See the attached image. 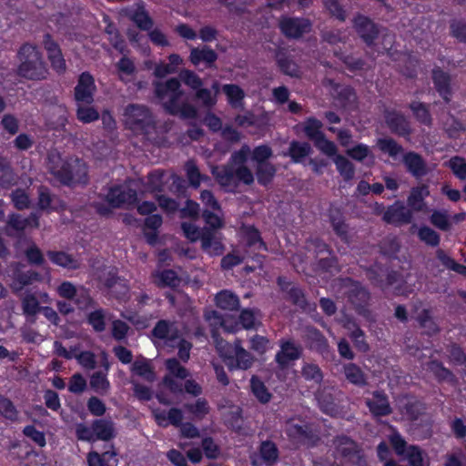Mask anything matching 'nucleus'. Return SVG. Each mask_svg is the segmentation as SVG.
<instances>
[{
  "mask_svg": "<svg viewBox=\"0 0 466 466\" xmlns=\"http://www.w3.org/2000/svg\"><path fill=\"white\" fill-rule=\"evenodd\" d=\"M154 93L163 108L172 116L182 119H194L198 116L197 108L184 100L185 92L180 81L172 77L166 81L154 83Z\"/></svg>",
  "mask_w": 466,
  "mask_h": 466,
  "instance_id": "nucleus-1",
  "label": "nucleus"
},
{
  "mask_svg": "<svg viewBox=\"0 0 466 466\" xmlns=\"http://www.w3.org/2000/svg\"><path fill=\"white\" fill-rule=\"evenodd\" d=\"M17 56L20 61L17 74L20 76L29 80H41L46 77L47 68L36 46L28 43L24 44Z\"/></svg>",
  "mask_w": 466,
  "mask_h": 466,
  "instance_id": "nucleus-2",
  "label": "nucleus"
},
{
  "mask_svg": "<svg viewBox=\"0 0 466 466\" xmlns=\"http://www.w3.org/2000/svg\"><path fill=\"white\" fill-rule=\"evenodd\" d=\"M338 283L339 292L348 298L356 311L360 315L368 317L370 315V310L367 309L370 300L369 291L360 282L350 278L339 279Z\"/></svg>",
  "mask_w": 466,
  "mask_h": 466,
  "instance_id": "nucleus-3",
  "label": "nucleus"
},
{
  "mask_svg": "<svg viewBox=\"0 0 466 466\" xmlns=\"http://www.w3.org/2000/svg\"><path fill=\"white\" fill-rule=\"evenodd\" d=\"M126 124L134 130L148 132L155 127V118L150 109L140 104H129L125 107Z\"/></svg>",
  "mask_w": 466,
  "mask_h": 466,
  "instance_id": "nucleus-4",
  "label": "nucleus"
},
{
  "mask_svg": "<svg viewBox=\"0 0 466 466\" xmlns=\"http://www.w3.org/2000/svg\"><path fill=\"white\" fill-rule=\"evenodd\" d=\"M323 124L315 117H309L303 123V131L307 137L314 143V146L328 157L334 156L338 148L336 145L326 138L321 131Z\"/></svg>",
  "mask_w": 466,
  "mask_h": 466,
  "instance_id": "nucleus-5",
  "label": "nucleus"
},
{
  "mask_svg": "<svg viewBox=\"0 0 466 466\" xmlns=\"http://www.w3.org/2000/svg\"><path fill=\"white\" fill-rule=\"evenodd\" d=\"M333 447L337 457L358 466L366 465L360 446L351 438L346 435L337 436L333 440Z\"/></svg>",
  "mask_w": 466,
  "mask_h": 466,
  "instance_id": "nucleus-6",
  "label": "nucleus"
},
{
  "mask_svg": "<svg viewBox=\"0 0 466 466\" xmlns=\"http://www.w3.org/2000/svg\"><path fill=\"white\" fill-rule=\"evenodd\" d=\"M285 433L296 445L312 447L317 444L319 438L312 428L306 423H298L295 420H288L285 424Z\"/></svg>",
  "mask_w": 466,
  "mask_h": 466,
  "instance_id": "nucleus-7",
  "label": "nucleus"
},
{
  "mask_svg": "<svg viewBox=\"0 0 466 466\" xmlns=\"http://www.w3.org/2000/svg\"><path fill=\"white\" fill-rule=\"evenodd\" d=\"M279 350L275 355V361L280 370H286L289 365L300 359L302 347L293 339L279 340Z\"/></svg>",
  "mask_w": 466,
  "mask_h": 466,
  "instance_id": "nucleus-8",
  "label": "nucleus"
},
{
  "mask_svg": "<svg viewBox=\"0 0 466 466\" xmlns=\"http://www.w3.org/2000/svg\"><path fill=\"white\" fill-rule=\"evenodd\" d=\"M312 24L308 18L282 16L279 19V28L289 38H299L309 33Z\"/></svg>",
  "mask_w": 466,
  "mask_h": 466,
  "instance_id": "nucleus-9",
  "label": "nucleus"
},
{
  "mask_svg": "<svg viewBox=\"0 0 466 466\" xmlns=\"http://www.w3.org/2000/svg\"><path fill=\"white\" fill-rule=\"evenodd\" d=\"M205 319L211 328V337L216 344L217 350L222 355L226 354L228 344L220 338L218 329H223L227 332H231L232 330L226 325L222 315L216 310L207 312L205 314Z\"/></svg>",
  "mask_w": 466,
  "mask_h": 466,
  "instance_id": "nucleus-10",
  "label": "nucleus"
},
{
  "mask_svg": "<svg viewBox=\"0 0 466 466\" xmlns=\"http://www.w3.org/2000/svg\"><path fill=\"white\" fill-rule=\"evenodd\" d=\"M106 198L111 208H116L135 203L137 194L127 185H118L109 188Z\"/></svg>",
  "mask_w": 466,
  "mask_h": 466,
  "instance_id": "nucleus-11",
  "label": "nucleus"
},
{
  "mask_svg": "<svg viewBox=\"0 0 466 466\" xmlns=\"http://www.w3.org/2000/svg\"><path fill=\"white\" fill-rule=\"evenodd\" d=\"M96 89L94 77L88 72H83L75 87V99L77 103L90 105L94 101Z\"/></svg>",
  "mask_w": 466,
  "mask_h": 466,
  "instance_id": "nucleus-12",
  "label": "nucleus"
},
{
  "mask_svg": "<svg viewBox=\"0 0 466 466\" xmlns=\"http://www.w3.org/2000/svg\"><path fill=\"white\" fill-rule=\"evenodd\" d=\"M413 218L412 211L405 207L403 203L397 201L388 207L383 215V220L389 224L397 226L409 224Z\"/></svg>",
  "mask_w": 466,
  "mask_h": 466,
  "instance_id": "nucleus-13",
  "label": "nucleus"
},
{
  "mask_svg": "<svg viewBox=\"0 0 466 466\" xmlns=\"http://www.w3.org/2000/svg\"><path fill=\"white\" fill-rule=\"evenodd\" d=\"M125 13L139 29L144 31H149L152 29L154 21L146 10L144 2L141 0H138L132 6L127 8Z\"/></svg>",
  "mask_w": 466,
  "mask_h": 466,
  "instance_id": "nucleus-14",
  "label": "nucleus"
},
{
  "mask_svg": "<svg viewBox=\"0 0 466 466\" xmlns=\"http://www.w3.org/2000/svg\"><path fill=\"white\" fill-rule=\"evenodd\" d=\"M385 122L390 130L401 137L409 136L411 128L409 120L400 112L395 110H385Z\"/></svg>",
  "mask_w": 466,
  "mask_h": 466,
  "instance_id": "nucleus-15",
  "label": "nucleus"
},
{
  "mask_svg": "<svg viewBox=\"0 0 466 466\" xmlns=\"http://www.w3.org/2000/svg\"><path fill=\"white\" fill-rule=\"evenodd\" d=\"M365 403L374 417L388 416L392 412L387 394L381 390L372 392L371 398H367Z\"/></svg>",
  "mask_w": 466,
  "mask_h": 466,
  "instance_id": "nucleus-16",
  "label": "nucleus"
},
{
  "mask_svg": "<svg viewBox=\"0 0 466 466\" xmlns=\"http://www.w3.org/2000/svg\"><path fill=\"white\" fill-rule=\"evenodd\" d=\"M71 166L70 160H64L58 154H51L48 157L47 167L50 173L61 183L70 184V176L68 171Z\"/></svg>",
  "mask_w": 466,
  "mask_h": 466,
  "instance_id": "nucleus-17",
  "label": "nucleus"
},
{
  "mask_svg": "<svg viewBox=\"0 0 466 466\" xmlns=\"http://www.w3.org/2000/svg\"><path fill=\"white\" fill-rule=\"evenodd\" d=\"M153 336L163 339L168 346L175 347L177 340L180 338L179 330L175 322L161 319L157 321L152 330Z\"/></svg>",
  "mask_w": 466,
  "mask_h": 466,
  "instance_id": "nucleus-18",
  "label": "nucleus"
},
{
  "mask_svg": "<svg viewBox=\"0 0 466 466\" xmlns=\"http://www.w3.org/2000/svg\"><path fill=\"white\" fill-rule=\"evenodd\" d=\"M354 26L368 46L372 45L380 34L377 25L370 18L361 15L355 17Z\"/></svg>",
  "mask_w": 466,
  "mask_h": 466,
  "instance_id": "nucleus-19",
  "label": "nucleus"
},
{
  "mask_svg": "<svg viewBox=\"0 0 466 466\" xmlns=\"http://www.w3.org/2000/svg\"><path fill=\"white\" fill-rule=\"evenodd\" d=\"M278 284L282 291L287 294V299L290 300L294 305L298 306L303 310H306L308 308H309L305 295L299 286L287 281V279L282 277L278 279Z\"/></svg>",
  "mask_w": 466,
  "mask_h": 466,
  "instance_id": "nucleus-20",
  "label": "nucleus"
},
{
  "mask_svg": "<svg viewBox=\"0 0 466 466\" xmlns=\"http://www.w3.org/2000/svg\"><path fill=\"white\" fill-rule=\"evenodd\" d=\"M403 164L407 171L416 178H421L429 173L426 161L416 152L410 151L404 154Z\"/></svg>",
  "mask_w": 466,
  "mask_h": 466,
  "instance_id": "nucleus-21",
  "label": "nucleus"
},
{
  "mask_svg": "<svg viewBox=\"0 0 466 466\" xmlns=\"http://www.w3.org/2000/svg\"><path fill=\"white\" fill-rule=\"evenodd\" d=\"M329 220L336 235L344 242L349 243L352 238L349 225L345 223L344 217L339 209L329 211Z\"/></svg>",
  "mask_w": 466,
  "mask_h": 466,
  "instance_id": "nucleus-22",
  "label": "nucleus"
},
{
  "mask_svg": "<svg viewBox=\"0 0 466 466\" xmlns=\"http://www.w3.org/2000/svg\"><path fill=\"white\" fill-rule=\"evenodd\" d=\"M307 339L310 350L327 357L330 353V348L328 339L316 328H309L307 330Z\"/></svg>",
  "mask_w": 466,
  "mask_h": 466,
  "instance_id": "nucleus-23",
  "label": "nucleus"
},
{
  "mask_svg": "<svg viewBox=\"0 0 466 466\" xmlns=\"http://www.w3.org/2000/svg\"><path fill=\"white\" fill-rule=\"evenodd\" d=\"M430 195L429 187L425 184L413 187L408 197L407 203L411 211H425V198Z\"/></svg>",
  "mask_w": 466,
  "mask_h": 466,
  "instance_id": "nucleus-24",
  "label": "nucleus"
},
{
  "mask_svg": "<svg viewBox=\"0 0 466 466\" xmlns=\"http://www.w3.org/2000/svg\"><path fill=\"white\" fill-rule=\"evenodd\" d=\"M96 440L108 441L116 435V424L108 419H97L93 421Z\"/></svg>",
  "mask_w": 466,
  "mask_h": 466,
  "instance_id": "nucleus-25",
  "label": "nucleus"
},
{
  "mask_svg": "<svg viewBox=\"0 0 466 466\" xmlns=\"http://www.w3.org/2000/svg\"><path fill=\"white\" fill-rule=\"evenodd\" d=\"M234 358L231 359V361L228 363L231 368H236L239 370H248L254 363V357L247 351L244 348H242L239 340H236L234 344Z\"/></svg>",
  "mask_w": 466,
  "mask_h": 466,
  "instance_id": "nucleus-26",
  "label": "nucleus"
},
{
  "mask_svg": "<svg viewBox=\"0 0 466 466\" xmlns=\"http://www.w3.org/2000/svg\"><path fill=\"white\" fill-rule=\"evenodd\" d=\"M217 59V53L208 46L193 47L190 50L189 60L194 66L205 63L208 67H211Z\"/></svg>",
  "mask_w": 466,
  "mask_h": 466,
  "instance_id": "nucleus-27",
  "label": "nucleus"
},
{
  "mask_svg": "<svg viewBox=\"0 0 466 466\" xmlns=\"http://www.w3.org/2000/svg\"><path fill=\"white\" fill-rule=\"evenodd\" d=\"M432 79L440 96H442L445 102H449L451 95V76L449 74L437 68L432 71Z\"/></svg>",
  "mask_w": 466,
  "mask_h": 466,
  "instance_id": "nucleus-28",
  "label": "nucleus"
},
{
  "mask_svg": "<svg viewBox=\"0 0 466 466\" xmlns=\"http://www.w3.org/2000/svg\"><path fill=\"white\" fill-rule=\"evenodd\" d=\"M201 247L209 255H219L223 251V245L216 232L210 229H203L201 237Z\"/></svg>",
  "mask_w": 466,
  "mask_h": 466,
  "instance_id": "nucleus-29",
  "label": "nucleus"
},
{
  "mask_svg": "<svg viewBox=\"0 0 466 466\" xmlns=\"http://www.w3.org/2000/svg\"><path fill=\"white\" fill-rule=\"evenodd\" d=\"M343 374L350 384L364 387L368 384V376L360 366L350 362L343 366Z\"/></svg>",
  "mask_w": 466,
  "mask_h": 466,
  "instance_id": "nucleus-30",
  "label": "nucleus"
},
{
  "mask_svg": "<svg viewBox=\"0 0 466 466\" xmlns=\"http://www.w3.org/2000/svg\"><path fill=\"white\" fill-rule=\"evenodd\" d=\"M42 279V276L35 270H17L14 273L13 289L15 291H20L24 287L40 282Z\"/></svg>",
  "mask_w": 466,
  "mask_h": 466,
  "instance_id": "nucleus-31",
  "label": "nucleus"
},
{
  "mask_svg": "<svg viewBox=\"0 0 466 466\" xmlns=\"http://www.w3.org/2000/svg\"><path fill=\"white\" fill-rule=\"evenodd\" d=\"M131 371L147 382H153L156 380L154 367L146 358L137 359L132 364Z\"/></svg>",
  "mask_w": 466,
  "mask_h": 466,
  "instance_id": "nucleus-32",
  "label": "nucleus"
},
{
  "mask_svg": "<svg viewBox=\"0 0 466 466\" xmlns=\"http://www.w3.org/2000/svg\"><path fill=\"white\" fill-rule=\"evenodd\" d=\"M212 174L216 177L219 185L228 188H234L237 187L235 170L231 166H221L214 167Z\"/></svg>",
  "mask_w": 466,
  "mask_h": 466,
  "instance_id": "nucleus-33",
  "label": "nucleus"
},
{
  "mask_svg": "<svg viewBox=\"0 0 466 466\" xmlns=\"http://www.w3.org/2000/svg\"><path fill=\"white\" fill-rule=\"evenodd\" d=\"M217 306L223 310H238L240 306L238 297L229 290H222L216 296Z\"/></svg>",
  "mask_w": 466,
  "mask_h": 466,
  "instance_id": "nucleus-34",
  "label": "nucleus"
},
{
  "mask_svg": "<svg viewBox=\"0 0 466 466\" xmlns=\"http://www.w3.org/2000/svg\"><path fill=\"white\" fill-rule=\"evenodd\" d=\"M23 314L27 318L35 317L42 308L32 290H26L21 298Z\"/></svg>",
  "mask_w": 466,
  "mask_h": 466,
  "instance_id": "nucleus-35",
  "label": "nucleus"
},
{
  "mask_svg": "<svg viewBox=\"0 0 466 466\" xmlns=\"http://www.w3.org/2000/svg\"><path fill=\"white\" fill-rule=\"evenodd\" d=\"M106 372L102 370L94 372L89 380L91 389L99 395L106 396L110 390V382Z\"/></svg>",
  "mask_w": 466,
  "mask_h": 466,
  "instance_id": "nucleus-36",
  "label": "nucleus"
},
{
  "mask_svg": "<svg viewBox=\"0 0 466 466\" xmlns=\"http://www.w3.org/2000/svg\"><path fill=\"white\" fill-rule=\"evenodd\" d=\"M71 183H86L87 167L83 160L71 158V166L68 171Z\"/></svg>",
  "mask_w": 466,
  "mask_h": 466,
  "instance_id": "nucleus-37",
  "label": "nucleus"
},
{
  "mask_svg": "<svg viewBox=\"0 0 466 466\" xmlns=\"http://www.w3.org/2000/svg\"><path fill=\"white\" fill-rule=\"evenodd\" d=\"M259 454L268 466H273L279 460V449L271 441H264L259 446Z\"/></svg>",
  "mask_w": 466,
  "mask_h": 466,
  "instance_id": "nucleus-38",
  "label": "nucleus"
},
{
  "mask_svg": "<svg viewBox=\"0 0 466 466\" xmlns=\"http://www.w3.org/2000/svg\"><path fill=\"white\" fill-rule=\"evenodd\" d=\"M47 257L54 264L66 268L76 269L79 267L77 260L64 251H48Z\"/></svg>",
  "mask_w": 466,
  "mask_h": 466,
  "instance_id": "nucleus-39",
  "label": "nucleus"
},
{
  "mask_svg": "<svg viewBox=\"0 0 466 466\" xmlns=\"http://www.w3.org/2000/svg\"><path fill=\"white\" fill-rule=\"evenodd\" d=\"M0 416L11 422L20 421V412L8 398L0 395Z\"/></svg>",
  "mask_w": 466,
  "mask_h": 466,
  "instance_id": "nucleus-40",
  "label": "nucleus"
},
{
  "mask_svg": "<svg viewBox=\"0 0 466 466\" xmlns=\"http://www.w3.org/2000/svg\"><path fill=\"white\" fill-rule=\"evenodd\" d=\"M376 145L381 152L388 154L393 159L403 153V147L391 137L379 138Z\"/></svg>",
  "mask_w": 466,
  "mask_h": 466,
  "instance_id": "nucleus-41",
  "label": "nucleus"
},
{
  "mask_svg": "<svg viewBox=\"0 0 466 466\" xmlns=\"http://www.w3.org/2000/svg\"><path fill=\"white\" fill-rule=\"evenodd\" d=\"M303 379L312 384L319 385L323 380V372L319 366L312 362H305L301 368Z\"/></svg>",
  "mask_w": 466,
  "mask_h": 466,
  "instance_id": "nucleus-42",
  "label": "nucleus"
},
{
  "mask_svg": "<svg viewBox=\"0 0 466 466\" xmlns=\"http://www.w3.org/2000/svg\"><path fill=\"white\" fill-rule=\"evenodd\" d=\"M333 157V161L339 175L344 178L345 181L351 180L355 175L354 165L342 155H337L336 153Z\"/></svg>",
  "mask_w": 466,
  "mask_h": 466,
  "instance_id": "nucleus-43",
  "label": "nucleus"
},
{
  "mask_svg": "<svg viewBox=\"0 0 466 466\" xmlns=\"http://www.w3.org/2000/svg\"><path fill=\"white\" fill-rule=\"evenodd\" d=\"M250 388L253 395L260 403L267 404L270 401L272 397L271 393L268 391L264 382L260 380L257 376L251 377Z\"/></svg>",
  "mask_w": 466,
  "mask_h": 466,
  "instance_id": "nucleus-44",
  "label": "nucleus"
},
{
  "mask_svg": "<svg viewBox=\"0 0 466 466\" xmlns=\"http://www.w3.org/2000/svg\"><path fill=\"white\" fill-rule=\"evenodd\" d=\"M311 153V147L307 142L292 141L289 144V155L296 163L301 162Z\"/></svg>",
  "mask_w": 466,
  "mask_h": 466,
  "instance_id": "nucleus-45",
  "label": "nucleus"
},
{
  "mask_svg": "<svg viewBox=\"0 0 466 466\" xmlns=\"http://www.w3.org/2000/svg\"><path fill=\"white\" fill-rule=\"evenodd\" d=\"M155 283L158 287L175 288L179 285L180 279L177 273L172 269H165L154 275Z\"/></svg>",
  "mask_w": 466,
  "mask_h": 466,
  "instance_id": "nucleus-46",
  "label": "nucleus"
},
{
  "mask_svg": "<svg viewBox=\"0 0 466 466\" xmlns=\"http://www.w3.org/2000/svg\"><path fill=\"white\" fill-rule=\"evenodd\" d=\"M417 320L420 328L423 329L424 332L428 335H434L440 331V329L432 319L429 309L421 310L417 317Z\"/></svg>",
  "mask_w": 466,
  "mask_h": 466,
  "instance_id": "nucleus-47",
  "label": "nucleus"
},
{
  "mask_svg": "<svg viewBox=\"0 0 466 466\" xmlns=\"http://www.w3.org/2000/svg\"><path fill=\"white\" fill-rule=\"evenodd\" d=\"M73 301L81 310H86L90 308H95L96 306V302L91 298L89 290L83 286L78 287Z\"/></svg>",
  "mask_w": 466,
  "mask_h": 466,
  "instance_id": "nucleus-48",
  "label": "nucleus"
},
{
  "mask_svg": "<svg viewBox=\"0 0 466 466\" xmlns=\"http://www.w3.org/2000/svg\"><path fill=\"white\" fill-rule=\"evenodd\" d=\"M222 89L227 95L232 106L238 107L241 105V101L243 100L245 94L238 86L227 84L223 86Z\"/></svg>",
  "mask_w": 466,
  "mask_h": 466,
  "instance_id": "nucleus-49",
  "label": "nucleus"
},
{
  "mask_svg": "<svg viewBox=\"0 0 466 466\" xmlns=\"http://www.w3.org/2000/svg\"><path fill=\"white\" fill-rule=\"evenodd\" d=\"M427 370L432 372L439 380H454V375L451 371L443 367V365L437 360L428 362Z\"/></svg>",
  "mask_w": 466,
  "mask_h": 466,
  "instance_id": "nucleus-50",
  "label": "nucleus"
},
{
  "mask_svg": "<svg viewBox=\"0 0 466 466\" xmlns=\"http://www.w3.org/2000/svg\"><path fill=\"white\" fill-rule=\"evenodd\" d=\"M431 223L441 230L448 231L451 223L447 210H434L430 218Z\"/></svg>",
  "mask_w": 466,
  "mask_h": 466,
  "instance_id": "nucleus-51",
  "label": "nucleus"
},
{
  "mask_svg": "<svg viewBox=\"0 0 466 466\" xmlns=\"http://www.w3.org/2000/svg\"><path fill=\"white\" fill-rule=\"evenodd\" d=\"M418 238L420 241L431 247H437L441 241L440 235L428 226H422L419 228Z\"/></svg>",
  "mask_w": 466,
  "mask_h": 466,
  "instance_id": "nucleus-52",
  "label": "nucleus"
},
{
  "mask_svg": "<svg viewBox=\"0 0 466 466\" xmlns=\"http://www.w3.org/2000/svg\"><path fill=\"white\" fill-rule=\"evenodd\" d=\"M184 407L198 419H202L209 412L208 403L204 398H198L195 403H186Z\"/></svg>",
  "mask_w": 466,
  "mask_h": 466,
  "instance_id": "nucleus-53",
  "label": "nucleus"
},
{
  "mask_svg": "<svg viewBox=\"0 0 466 466\" xmlns=\"http://www.w3.org/2000/svg\"><path fill=\"white\" fill-rule=\"evenodd\" d=\"M306 248L309 252L313 253L316 259L323 255H329L331 250L329 245L319 238H310L308 240Z\"/></svg>",
  "mask_w": 466,
  "mask_h": 466,
  "instance_id": "nucleus-54",
  "label": "nucleus"
},
{
  "mask_svg": "<svg viewBox=\"0 0 466 466\" xmlns=\"http://www.w3.org/2000/svg\"><path fill=\"white\" fill-rule=\"evenodd\" d=\"M276 169L269 162L257 164V177L261 185H267L274 177Z\"/></svg>",
  "mask_w": 466,
  "mask_h": 466,
  "instance_id": "nucleus-55",
  "label": "nucleus"
},
{
  "mask_svg": "<svg viewBox=\"0 0 466 466\" xmlns=\"http://www.w3.org/2000/svg\"><path fill=\"white\" fill-rule=\"evenodd\" d=\"M166 368L168 370L170 376L180 380H185L189 376V371L183 367L179 361L171 358L166 360Z\"/></svg>",
  "mask_w": 466,
  "mask_h": 466,
  "instance_id": "nucleus-56",
  "label": "nucleus"
},
{
  "mask_svg": "<svg viewBox=\"0 0 466 466\" xmlns=\"http://www.w3.org/2000/svg\"><path fill=\"white\" fill-rule=\"evenodd\" d=\"M410 109L412 110L415 117L421 124L430 126L431 124V116L427 108L426 105L420 102H413L410 105Z\"/></svg>",
  "mask_w": 466,
  "mask_h": 466,
  "instance_id": "nucleus-57",
  "label": "nucleus"
},
{
  "mask_svg": "<svg viewBox=\"0 0 466 466\" xmlns=\"http://www.w3.org/2000/svg\"><path fill=\"white\" fill-rule=\"evenodd\" d=\"M164 171L154 170L147 175V187L152 192H161L164 189Z\"/></svg>",
  "mask_w": 466,
  "mask_h": 466,
  "instance_id": "nucleus-58",
  "label": "nucleus"
},
{
  "mask_svg": "<svg viewBox=\"0 0 466 466\" xmlns=\"http://www.w3.org/2000/svg\"><path fill=\"white\" fill-rule=\"evenodd\" d=\"M325 9L330 15L343 22L347 18V14L338 0H323Z\"/></svg>",
  "mask_w": 466,
  "mask_h": 466,
  "instance_id": "nucleus-59",
  "label": "nucleus"
},
{
  "mask_svg": "<svg viewBox=\"0 0 466 466\" xmlns=\"http://www.w3.org/2000/svg\"><path fill=\"white\" fill-rule=\"evenodd\" d=\"M76 116L83 123H91L99 118V113L92 106L79 105L76 109Z\"/></svg>",
  "mask_w": 466,
  "mask_h": 466,
  "instance_id": "nucleus-60",
  "label": "nucleus"
},
{
  "mask_svg": "<svg viewBox=\"0 0 466 466\" xmlns=\"http://www.w3.org/2000/svg\"><path fill=\"white\" fill-rule=\"evenodd\" d=\"M179 78L185 85L196 91L203 85L201 78L195 72L188 69L182 70L179 73Z\"/></svg>",
  "mask_w": 466,
  "mask_h": 466,
  "instance_id": "nucleus-61",
  "label": "nucleus"
},
{
  "mask_svg": "<svg viewBox=\"0 0 466 466\" xmlns=\"http://www.w3.org/2000/svg\"><path fill=\"white\" fill-rule=\"evenodd\" d=\"M106 312L103 309H98L94 310L88 315V323L93 327V329L101 332L106 329Z\"/></svg>",
  "mask_w": 466,
  "mask_h": 466,
  "instance_id": "nucleus-62",
  "label": "nucleus"
},
{
  "mask_svg": "<svg viewBox=\"0 0 466 466\" xmlns=\"http://www.w3.org/2000/svg\"><path fill=\"white\" fill-rule=\"evenodd\" d=\"M451 35L460 42L466 43V21L452 19L450 23Z\"/></svg>",
  "mask_w": 466,
  "mask_h": 466,
  "instance_id": "nucleus-63",
  "label": "nucleus"
},
{
  "mask_svg": "<svg viewBox=\"0 0 466 466\" xmlns=\"http://www.w3.org/2000/svg\"><path fill=\"white\" fill-rule=\"evenodd\" d=\"M449 167L459 179H466V161L463 157L458 156L451 157L449 161Z\"/></svg>",
  "mask_w": 466,
  "mask_h": 466,
  "instance_id": "nucleus-64",
  "label": "nucleus"
}]
</instances>
